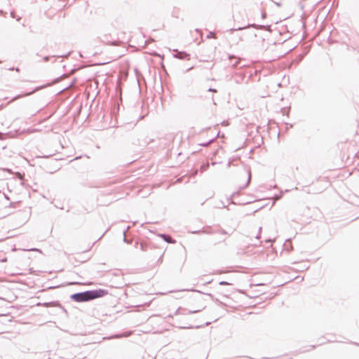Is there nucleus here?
Wrapping results in <instances>:
<instances>
[{
  "label": "nucleus",
  "mask_w": 359,
  "mask_h": 359,
  "mask_svg": "<svg viewBox=\"0 0 359 359\" xmlns=\"http://www.w3.org/2000/svg\"><path fill=\"white\" fill-rule=\"evenodd\" d=\"M219 285H230V283H228L225 281H222L219 283Z\"/></svg>",
  "instance_id": "nucleus-7"
},
{
  "label": "nucleus",
  "mask_w": 359,
  "mask_h": 359,
  "mask_svg": "<svg viewBox=\"0 0 359 359\" xmlns=\"http://www.w3.org/2000/svg\"><path fill=\"white\" fill-rule=\"evenodd\" d=\"M108 294L107 291L103 289L86 291L81 293H76L72 295V299L77 302H86L96 298L102 297Z\"/></svg>",
  "instance_id": "nucleus-1"
},
{
  "label": "nucleus",
  "mask_w": 359,
  "mask_h": 359,
  "mask_svg": "<svg viewBox=\"0 0 359 359\" xmlns=\"http://www.w3.org/2000/svg\"><path fill=\"white\" fill-rule=\"evenodd\" d=\"M107 45H113V46H119L120 41H115L112 43H106Z\"/></svg>",
  "instance_id": "nucleus-5"
},
{
  "label": "nucleus",
  "mask_w": 359,
  "mask_h": 359,
  "mask_svg": "<svg viewBox=\"0 0 359 359\" xmlns=\"http://www.w3.org/2000/svg\"><path fill=\"white\" fill-rule=\"evenodd\" d=\"M229 65L233 67H236L241 62V58L233 55H230L228 57Z\"/></svg>",
  "instance_id": "nucleus-2"
},
{
  "label": "nucleus",
  "mask_w": 359,
  "mask_h": 359,
  "mask_svg": "<svg viewBox=\"0 0 359 359\" xmlns=\"http://www.w3.org/2000/svg\"><path fill=\"white\" fill-rule=\"evenodd\" d=\"M250 181V173H248V174L247 175V184H249Z\"/></svg>",
  "instance_id": "nucleus-6"
},
{
  "label": "nucleus",
  "mask_w": 359,
  "mask_h": 359,
  "mask_svg": "<svg viewBox=\"0 0 359 359\" xmlns=\"http://www.w3.org/2000/svg\"><path fill=\"white\" fill-rule=\"evenodd\" d=\"M162 237L166 242H168L169 243H175V241L170 236L163 235Z\"/></svg>",
  "instance_id": "nucleus-3"
},
{
  "label": "nucleus",
  "mask_w": 359,
  "mask_h": 359,
  "mask_svg": "<svg viewBox=\"0 0 359 359\" xmlns=\"http://www.w3.org/2000/svg\"><path fill=\"white\" fill-rule=\"evenodd\" d=\"M208 39H216V34L215 32H210L207 35Z\"/></svg>",
  "instance_id": "nucleus-4"
},
{
  "label": "nucleus",
  "mask_w": 359,
  "mask_h": 359,
  "mask_svg": "<svg viewBox=\"0 0 359 359\" xmlns=\"http://www.w3.org/2000/svg\"><path fill=\"white\" fill-rule=\"evenodd\" d=\"M2 262H6V259H3Z\"/></svg>",
  "instance_id": "nucleus-8"
}]
</instances>
